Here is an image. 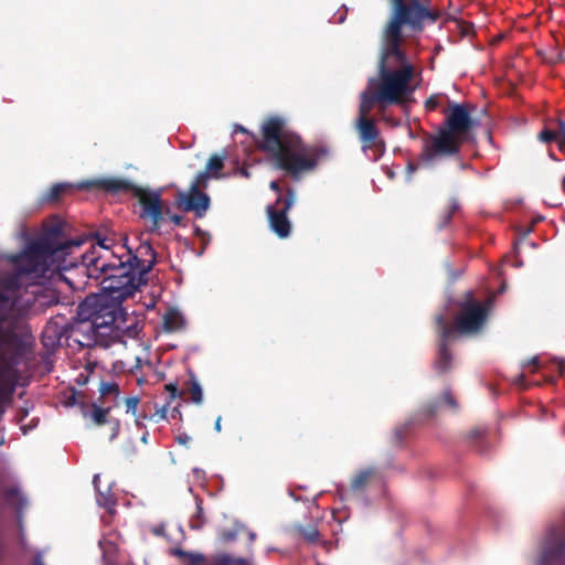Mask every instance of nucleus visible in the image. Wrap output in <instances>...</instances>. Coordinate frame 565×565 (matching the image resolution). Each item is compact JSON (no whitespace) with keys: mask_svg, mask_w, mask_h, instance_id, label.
I'll return each instance as SVG.
<instances>
[{"mask_svg":"<svg viewBox=\"0 0 565 565\" xmlns=\"http://www.w3.org/2000/svg\"><path fill=\"white\" fill-rule=\"evenodd\" d=\"M460 32L463 36H468L472 33L473 26L470 23H462L459 25Z\"/></svg>","mask_w":565,"mask_h":565,"instance_id":"nucleus-46","label":"nucleus"},{"mask_svg":"<svg viewBox=\"0 0 565 565\" xmlns=\"http://www.w3.org/2000/svg\"><path fill=\"white\" fill-rule=\"evenodd\" d=\"M148 278L141 276L139 270L129 274L109 275L100 281V290L110 295L113 299L125 300L132 297L141 285L147 284Z\"/></svg>","mask_w":565,"mask_h":565,"instance_id":"nucleus-10","label":"nucleus"},{"mask_svg":"<svg viewBox=\"0 0 565 565\" xmlns=\"http://www.w3.org/2000/svg\"><path fill=\"white\" fill-rule=\"evenodd\" d=\"M121 330L122 328L117 323L73 321L66 323L58 332L56 331V324L47 326L43 332V340L57 337L60 341V338L65 335L81 347L107 349L120 341ZM44 344L47 345V342L44 341Z\"/></svg>","mask_w":565,"mask_h":565,"instance_id":"nucleus-6","label":"nucleus"},{"mask_svg":"<svg viewBox=\"0 0 565 565\" xmlns=\"http://www.w3.org/2000/svg\"><path fill=\"white\" fill-rule=\"evenodd\" d=\"M556 127L555 131L557 135V147L558 150L565 154V119L556 118L554 120Z\"/></svg>","mask_w":565,"mask_h":565,"instance_id":"nucleus-31","label":"nucleus"},{"mask_svg":"<svg viewBox=\"0 0 565 565\" xmlns=\"http://www.w3.org/2000/svg\"><path fill=\"white\" fill-rule=\"evenodd\" d=\"M138 404H139V398L137 396L127 397L125 399L127 413H131L135 415L137 412Z\"/></svg>","mask_w":565,"mask_h":565,"instance_id":"nucleus-36","label":"nucleus"},{"mask_svg":"<svg viewBox=\"0 0 565 565\" xmlns=\"http://www.w3.org/2000/svg\"><path fill=\"white\" fill-rule=\"evenodd\" d=\"M406 428L399 427L394 430V444L401 445L405 435Z\"/></svg>","mask_w":565,"mask_h":565,"instance_id":"nucleus-44","label":"nucleus"},{"mask_svg":"<svg viewBox=\"0 0 565 565\" xmlns=\"http://www.w3.org/2000/svg\"><path fill=\"white\" fill-rule=\"evenodd\" d=\"M191 440V437L185 433H182L175 437V441L182 446H189Z\"/></svg>","mask_w":565,"mask_h":565,"instance_id":"nucleus-45","label":"nucleus"},{"mask_svg":"<svg viewBox=\"0 0 565 565\" xmlns=\"http://www.w3.org/2000/svg\"><path fill=\"white\" fill-rule=\"evenodd\" d=\"M462 142L458 137L439 127L436 134L429 135L424 140L419 159L425 166H433L436 159L456 156Z\"/></svg>","mask_w":565,"mask_h":565,"instance_id":"nucleus-9","label":"nucleus"},{"mask_svg":"<svg viewBox=\"0 0 565 565\" xmlns=\"http://www.w3.org/2000/svg\"><path fill=\"white\" fill-rule=\"evenodd\" d=\"M81 242L62 239L57 235H46L32 243L26 249L12 257L15 266V274L0 278V323L9 318L17 317V320L25 313L30 300L22 305L21 276L34 275L45 276L47 271H56L74 266L77 260L76 252ZM7 334L14 335L22 344V354L26 352V343L22 335L12 328H4L0 324V339Z\"/></svg>","mask_w":565,"mask_h":565,"instance_id":"nucleus-1","label":"nucleus"},{"mask_svg":"<svg viewBox=\"0 0 565 565\" xmlns=\"http://www.w3.org/2000/svg\"><path fill=\"white\" fill-rule=\"evenodd\" d=\"M30 300V303L28 306V309L25 312H28L32 305L38 302L39 306H53L58 303L60 296L58 292L55 289H43L40 292L33 291L32 298L23 299L22 298V305H26V301ZM24 313L23 316H25Z\"/></svg>","mask_w":565,"mask_h":565,"instance_id":"nucleus-22","label":"nucleus"},{"mask_svg":"<svg viewBox=\"0 0 565 565\" xmlns=\"http://www.w3.org/2000/svg\"><path fill=\"white\" fill-rule=\"evenodd\" d=\"M135 198L138 199L141 212L140 217L149 220L150 233H159L166 210L160 193L146 189L136 190Z\"/></svg>","mask_w":565,"mask_h":565,"instance_id":"nucleus-14","label":"nucleus"},{"mask_svg":"<svg viewBox=\"0 0 565 565\" xmlns=\"http://www.w3.org/2000/svg\"><path fill=\"white\" fill-rule=\"evenodd\" d=\"M502 77H503L502 75L501 76H495L493 79H494L495 83H499L500 81H502Z\"/></svg>","mask_w":565,"mask_h":565,"instance_id":"nucleus-57","label":"nucleus"},{"mask_svg":"<svg viewBox=\"0 0 565 565\" xmlns=\"http://www.w3.org/2000/svg\"><path fill=\"white\" fill-rule=\"evenodd\" d=\"M109 408H103L93 404L92 406V419L96 425H104L107 422V416L109 414Z\"/></svg>","mask_w":565,"mask_h":565,"instance_id":"nucleus-32","label":"nucleus"},{"mask_svg":"<svg viewBox=\"0 0 565 565\" xmlns=\"http://www.w3.org/2000/svg\"><path fill=\"white\" fill-rule=\"evenodd\" d=\"M164 329L169 332L177 331L183 326V318L175 309H170L163 317Z\"/></svg>","mask_w":565,"mask_h":565,"instance_id":"nucleus-26","label":"nucleus"},{"mask_svg":"<svg viewBox=\"0 0 565 565\" xmlns=\"http://www.w3.org/2000/svg\"><path fill=\"white\" fill-rule=\"evenodd\" d=\"M4 476L0 472V484L3 482Z\"/></svg>","mask_w":565,"mask_h":565,"instance_id":"nucleus-58","label":"nucleus"},{"mask_svg":"<svg viewBox=\"0 0 565 565\" xmlns=\"http://www.w3.org/2000/svg\"><path fill=\"white\" fill-rule=\"evenodd\" d=\"M2 494H3L6 502L12 509H14V511L17 513L18 524L20 526V530L22 531V512L28 504L26 498L24 497V494L21 492V489L17 484L9 486V487H2ZM20 541H21V544H23L24 536H23L22 532H21Z\"/></svg>","mask_w":565,"mask_h":565,"instance_id":"nucleus-20","label":"nucleus"},{"mask_svg":"<svg viewBox=\"0 0 565 565\" xmlns=\"http://www.w3.org/2000/svg\"><path fill=\"white\" fill-rule=\"evenodd\" d=\"M459 312L454 317L450 323L444 317V323L454 330V338L458 335H475L479 333L486 326L491 301L481 302L475 299L473 292L468 291L465 299L458 302Z\"/></svg>","mask_w":565,"mask_h":565,"instance_id":"nucleus-7","label":"nucleus"},{"mask_svg":"<svg viewBox=\"0 0 565 565\" xmlns=\"http://www.w3.org/2000/svg\"><path fill=\"white\" fill-rule=\"evenodd\" d=\"M185 392L189 394L191 402L196 405L202 404L203 402V393L200 383L196 381L194 375H191L190 380L186 382Z\"/></svg>","mask_w":565,"mask_h":565,"instance_id":"nucleus-27","label":"nucleus"},{"mask_svg":"<svg viewBox=\"0 0 565 565\" xmlns=\"http://www.w3.org/2000/svg\"><path fill=\"white\" fill-rule=\"evenodd\" d=\"M486 435L487 429L484 427H476L469 431V438L475 441L482 440Z\"/></svg>","mask_w":565,"mask_h":565,"instance_id":"nucleus-37","label":"nucleus"},{"mask_svg":"<svg viewBox=\"0 0 565 565\" xmlns=\"http://www.w3.org/2000/svg\"><path fill=\"white\" fill-rule=\"evenodd\" d=\"M318 536H319V533H318L317 531H315V532H312V533H310V534L308 535V540H309L310 542H316V541L318 540Z\"/></svg>","mask_w":565,"mask_h":565,"instance_id":"nucleus-51","label":"nucleus"},{"mask_svg":"<svg viewBox=\"0 0 565 565\" xmlns=\"http://www.w3.org/2000/svg\"><path fill=\"white\" fill-rule=\"evenodd\" d=\"M269 188H270V190H273L274 192H276V193L278 194V196H284V195H282L281 186H280V184H279V182H278V181H275V180H274V181H271V182L269 183Z\"/></svg>","mask_w":565,"mask_h":565,"instance_id":"nucleus-47","label":"nucleus"},{"mask_svg":"<svg viewBox=\"0 0 565 565\" xmlns=\"http://www.w3.org/2000/svg\"><path fill=\"white\" fill-rule=\"evenodd\" d=\"M74 189H78L77 184L73 183H56L45 194L46 202H57L64 195L71 193Z\"/></svg>","mask_w":565,"mask_h":565,"instance_id":"nucleus-24","label":"nucleus"},{"mask_svg":"<svg viewBox=\"0 0 565 565\" xmlns=\"http://www.w3.org/2000/svg\"><path fill=\"white\" fill-rule=\"evenodd\" d=\"M376 470L375 468L369 467L359 470L351 479L350 482V495L363 494L367 486L375 480Z\"/></svg>","mask_w":565,"mask_h":565,"instance_id":"nucleus-21","label":"nucleus"},{"mask_svg":"<svg viewBox=\"0 0 565 565\" xmlns=\"http://www.w3.org/2000/svg\"><path fill=\"white\" fill-rule=\"evenodd\" d=\"M441 404H445L452 409L458 408V403H457L456 398L452 396L451 392L447 390L444 392V394L441 395L440 398H437V399H434V401L427 403L424 406L423 412L427 416L431 417L438 412V409L441 407Z\"/></svg>","mask_w":565,"mask_h":565,"instance_id":"nucleus-23","label":"nucleus"},{"mask_svg":"<svg viewBox=\"0 0 565 565\" xmlns=\"http://www.w3.org/2000/svg\"><path fill=\"white\" fill-rule=\"evenodd\" d=\"M543 63L547 66H556L565 62V50L561 51L555 46L539 52Z\"/></svg>","mask_w":565,"mask_h":565,"instance_id":"nucleus-25","label":"nucleus"},{"mask_svg":"<svg viewBox=\"0 0 565 565\" xmlns=\"http://www.w3.org/2000/svg\"><path fill=\"white\" fill-rule=\"evenodd\" d=\"M392 11L380 40L377 71H416L405 49L403 30L420 34L436 23L441 12L429 0H391Z\"/></svg>","mask_w":565,"mask_h":565,"instance_id":"nucleus-2","label":"nucleus"},{"mask_svg":"<svg viewBox=\"0 0 565 565\" xmlns=\"http://www.w3.org/2000/svg\"><path fill=\"white\" fill-rule=\"evenodd\" d=\"M225 156L212 154L206 162L205 170L213 178H220V172L224 168Z\"/></svg>","mask_w":565,"mask_h":565,"instance_id":"nucleus-28","label":"nucleus"},{"mask_svg":"<svg viewBox=\"0 0 565 565\" xmlns=\"http://www.w3.org/2000/svg\"><path fill=\"white\" fill-rule=\"evenodd\" d=\"M177 202L180 207L185 212H193L196 217H203L211 205L210 196L203 191H192L189 189L186 192H179Z\"/></svg>","mask_w":565,"mask_h":565,"instance_id":"nucleus-18","label":"nucleus"},{"mask_svg":"<svg viewBox=\"0 0 565 565\" xmlns=\"http://www.w3.org/2000/svg\"><path fill=\"white\" fill-rule=\"evenodd\" d=\"M32 565H44L42 557L40 555L35 556L32 561Z\"/></svg>","mask_w":565,"mask_h":565,"instance_id":"nucleus-52","label":"nucleus"},{"mask_svg":"<svg viewBox=\"0 0 565 565\" xmlns=\"http://www.w3.org/2000/svg\"><path fill=\"white\" fill-rule=\"evenodd\" d=\"M194 233H195V235H196L198 237H202V238L206 235V232H204L203 230H201L199 226H196V227L194 228Z\"/></svg>","mask_w":565,"mask_h":565,"instance_id":"nucleus-49","label":"nucleus"},{"mask_svg":"<svg viewBox=\"0 0 565 565\" xmlns=\"http://www.w3.org/2000/svg\"><path fill=\"white\" fill-rule=\"evenodd\" d=\"M97 478H98L97 476L94 477V484H95L96 488H97Z\"/></svg>","mask_w":565,"mask_h":565,"instance_id":"nucleus-59","label":"nucleus"},{"mask_svg":"<svg viewBox=\"0 0 565 565\" xmlns=\"http://www.w3.org/2000/svg\"><path fill=\"white\" fill-rule=\"evenodd\" d=\"M78 190L99 189L107 193H131L135 196L136 190L141 188L131 181L121 178H102L77 183Z\"/></svg>","mask_w":565,"mask_h":565,"instance_id":"nucleus-17","label":"nucleus"},{"mask_svg":"<svg viewBox=\"0 0 565 565\" xmlns=\"http://www.w3.org/2000/svg\"><path fill=\"white\" fill-rule=\"evenodd\" d=\"M373 108L359 103L358 118L355 129L362 143L363 151L375 149L383 153L385 151V141L375 120L370 116Z\"/></svg>","mask_w":565,"mask_h":565,"instance_id":"nucleus-11","label":"nucleus"},{"mask_svg":"<svg viewBox=\"0 0 565 565\" xmlns=\"http://www.w3.org/2000/svg\"><path fill=\"white\" fill-rule=\"evenodd\" d=\"M439 105V102H438V96L437 95H433L430 96L426 102H425V107L428 109V110H435Z\"/></svg>","mask_w":565,"mask_h":565,"instance_id":"nucleus-41","label":"nucleus"},{"mask_svg":"<svg viewBox=\"0 0 565 565\" xmlns=\"http://www.w3.org/2000/svg\"><path fill=\"white\" fill-rule=\"evenodd\" d=\"M166 390L170 392L171 398H175L177 396L184 394V391L179 392L178 385L172 383L166 385Z\"/></svg>","mask_w":565,"mask_h":565,"instance_id":"nucleus-43","label":"nucleus"},{"mask_svg":"<svg viewBox=\"0 0 565 565\" xmlns=\"http://www.w3.org/2000/svg\"><path fill=\"white\" fill-rule=\"evenodd\" d=\"M258 148L266 153L274 168L292 179L313 171L319 161L329 156V149L324 146L305 145L300 136L290 131L286 120L278 116L267 118L262 125Z\"/></svg>","mask_w":565,"mask_h":565,"instance_id":"nucleus-3","label":"nucleus"},{"mask_svg":"<svg viewBox=\"0 0 565 565\" xmlns=\"http://www.w3.org/2000/svg\"><path fill=\"white\" fill-rule=\"evenodd\" d=\"M160 418H167V408L163 407L161 411H160Z\"/></svg>","mask_w":565,"mask_h":565,"instance_id":"nucleus-56","label":"nucleus"},{"mask_svg":"<svg viewBox=\"0 0 565 565\" xmlns=\"http://www.w3.org/2000/svg\"><path fill=\"white\" fill-rule=\"evenodd\" d=\"M296 201V191L292 188L286 190L285 196H277L275 205H267L269 226L279 238H287L291 233V223L287 217L288 211Z\"/></svg>","mask_w":565,"mask_h":565,"instance_id":"nucleus-12","label":"nucleus"},{"mask_svg":"<svg viewBox=\"0 0 565 565\" xmlns=\"http://www.w3.org/2000/svg\"><path fill=\"white\" fill-rule=\"evenodd\" d=\"M539 139L545 143H550L553 141L557 143V135H556L555 128H547V127L544 128L539 134Z\"/></svg>","mask_w":565,"mask_h":565,"instance_id":"nucleus-34","label":"nucleus"},{"mask_svg":"<svg viewBox=\"0 0 565 565\" xmlns=\"http://www.w3.org/2000/svg\"><path fill=\"white\" fill-rule=\"evenodd\" d=\"M435 328L438 335V351L434 367L439 374H444L451 369L452 354L449 347L456 338H454V330L444 323V315L435 317Z\"/></svg>","mask_w":565,"mask_h":565,"instance_id":"nucleus-15","label":"nucleus"},{"mask_svg":"<svg viewBox=\"0 0 565 565\" xmlns=\"http://www.w3.org/2000/svg\"><path fill=\"white\" fill-rule=\"evenodd\" d=\"M88 381V376H85L84 374H79L78 379L76 380V382L81 385H84L86 384Z\"/></svg>","mask_w":565,"mask_h":565,"instance_id":"nucleus-48","label":"nucleus"},{"mask_svg":"<svg viewBox=\"0 0 565 565\" xmlns=\"http://www.w3.org/2000/svg\"><path fill=\"white\" fill-rule=\"evenodd\" d=\"M99 391L102 395L118 394L119 386L115 382H104L100 384Z\"/></svg>","mask_w":565,"mask_h":565,"instance_id":"nucleus-35","label":"nucleus"},{"mask_svg":"<svg viewBox=\"0 0 565 565\" xmlns=\"http://www.w3.org/2000/svg\"><path fill=\"white\" fill-rule=\"evenodd\" d=\"M441 127L463 141L473 127V120L463 105L451 104Z\"/></svg>","mask_w":565,"mask_h":565,"instance_id":"nucleus-16","label":"nucleus"},{"mask_svg":"<svg viewBox=\"0 0 565 565\" xmlns=\"http://www.w3.org/2000/svg\"><path fill=\"white\" fill-rule=\"evenodd\" d=\"M173 554L182 558H189L190 565H200L204 559L201 554H193L181 548H175Z\"/></svg>","mask_w":565,"mask_h":565,"instance_id":"nucleus-33","label":"nucleus"},{"mask_svg":"<svg viewBox=\"0 0 565 565\" xmlns=\"http://www.w3.org/2000/svg\"><path fill=\"white\" fill-rule=\"evenodd\" d=\"M122 301L113 299L102 290L100 294L89 295L78 305L74 321L117 323L124 316Z\"/></svg>","mask_w":565,"mask_h":565,"instance_id":"nucleus-8","label":"nucleus"},{"mask_svg":"<svg viewBox=\"0 0 565 565\" xmlns=\"http://www.w3.org/2000/svg\"><path fill=\"white\" fill-rule=\"evenodd\" d=\"M539 565H565V527L552 526L543 537Z\"/></svg>","mask_w":565,"mask_h":565,"instance_id":"nucleus-13","label":"nucleus"},{"mask_svg":"<svg viewBox=\"0 0 565 565\" xmlns=\"http://www.w3.org/2000/svg\"><path fill=\"white\" fill-rule=\"evenodd\" d=\"M503 38V35L497 36V41H500Z\"/></svg>","mask_w":565,"mask_h":565,"instance_id":"nucleus-60","label":"nucleus"},{"mask_svg":"<svg viewBox=\"0 0 565 565\" xmlns=\"http://www.w3.org/2000/svg\"><path fill=\"white\" fill-rule=\"evenodd\" d=\"M177 415L181 417V413L179 412L178 407H174L172 409L171 417L174 418Z\"/></svg>","mask_w":565,"mask_h":565,"instance_id":"nucleus-55","label":"nucleus"},{"mask_svg":"<svg viewBox=\"0 0 565 565\" xmlns=\"http://www.w3.org/2000/svg\"><path fill=\"white\" fill-rule=\"evenodd\" d=\"M221 420H222V417H221V416H218V417L216 418V420H215V424H214V428H215V430H216L217 433H220V431H221V429H222Z\"/></svg>","mask_w":565,"mask_h":565,"instance_id":"nucleus-50","label":"nucleus"},{"mask_svg":"<svg viewBox=\"0 0 565 565\" xmlns=\"http://www.w3.org/2000/svg\"><path fill=\"white\" fill-rule=\"evenodd\" d=\"M98 239V247L90 246L88 250L79 253L77 259H81L82 270L86 274L89 279L100 281L104 277L109 275L129 274L130 271L138 270L134 265L137 258L132 256V249L126 245L127 238L122 247H126L127 252L125 255H116L109 250L106 245V238Z\"/></svg>","mask_w":565,"mask_h":565,"instance_id":"nucleus-5","label":"nucleus"},{"mask_svg":"<svg viewBox=\"0 0 565 565\" xmlns=\"http://www.w3.org/2000/svg\"><path fill=\"white\" fill-rule=\"evenodd\" d=\"M132 256L137 258L134 265L137 267L141 276L147 278V275L157 263V253L149 241L141 242Z\"/></svg>","mask_w":565,"mask_h":565,"instance_id":"nucleus-19","label":"nucleus"},{"mask_svg":"<svg viewBox=\"0 0 565 565\" xmlns=\"http://www.w3.org/2000/svg\"><path fill=\"white\" fill-rule=\"evenodd\" d=\"M529 365L539 366V358L534 356L529 361Z\"/></svg>","mask_w":565,"mask_h":565,"instance_id":"nucleus-53","label":"nucleus"},{"mask_svg":"<svg viewBox=\"0 0 565 565\" xmlns=\"http://www.w3.org/2000/svg\"><path fill=\"white\" fill-rule=\"evenodd\" d=\"M196 515L192 518V520L190 521V527L191 529H194V530H199L201 529L202 524H203V521H202V508L200 505L196 507Z\"/></svg>","mask_w":565,"mask_h":565,"instance_id":"nucleus-38","label":"nucleus"},{"mask_svg":"<svg viewBox=\"0 0 565 565\" xmlns=\"http://www.w3.org/2000/svg\"><path fill=\"white\" fill-rule=\"evenodd\" d=\"M213 178L207 171H201L190 184L192 191H202L207 188L210 179Z\"/></svg>","mask_w":565,"mask_h":565,"instance_id":"nucleus-30","label":"nucleus"},{"mask_svg":"<svg viewBox=\"0 0 565 565\" xmlns=\"http://www.w3.org/2000/svg\"><path fill=\"white\" fill-rule=\"evenodd\" d=\"M223 565H248L244 558H233L231 556H223Z\"/></svg>","mask_w":565,"mask_h":565,"instance_id":"nucleus-40","label":"nucleus"},{"mask_svg":"<svg viewBox=\"0 0 565 565\" xmlns=\"http://www.w3.org/2000/svg\"><path fill=\"white\" fill-rule=\"evenodd\" d=\"M415 73H377L367 79L360 93V103L376 110L379 117L387 120L386 111L392 106H404L413 96L412 79Z\"/></svg>","mask_w":565,"mask_h":565,"instance_id":"nucleus-4","label":"nucleus"},{"mask_svg":"<svg viewBox=\"0 0 565 565\" xmlns=\"http://www.w3.org/2000/svg\"><path fill=\"white\" fill-rule=\"evenodd\" d=\"M166 215H168L171 222L177 226L183 225V216L179 214H170V210L168 207L166 209Z\"/></svg>","mask_w":565,"mask_h":565,"instance_id":"nucleus-42","label":"nucleus"},{"mask_svg":"<svg viewBox=\"0 0 565 565\" xmlns=\"http://www.w3.org/2000/svg\"><path fill=\"white\" fill-rule=\"evenodd\" d=\"M237 537V532L235 530H224L221 532V539L223 542H233Z\"/></svg>","mask_w":565,"mask_h":565,"instance_id":"nucleus-39","label":"nucleus"},{"mask_svg":"<svg viewBox=\"0 0 565 565\" xmlns=\"http://www.w3.org/2000/svg\"><path fill=\"white\" fill-rule=\"evenodd\" d=\"M457 210H458V204L455 201H452L450 203V205L445 211H443L440 213V215L438 216V220L436 223V228L438 231H441L445 227H447L450 224L452 216Z\"/></svg>","mask_w":565,"mask_h":565,"instance_id":"nucleus-29","label":"nucleus"},{"mask_svg":"<svg viewBox=\"0 0 565 565\" xmlns=\"http://www.w3.org/2000/svg\"><path fill=\"white\" fill-rule=\"evenodd\" d=\"M516 383L520 384V385H524L525 384V377L523 374H521L518 380H516Z\"/></svg>","mask_w":565,"mask_h":565,"instance_id":"nucleus-54","label":"nucleus"}]
</instances>
